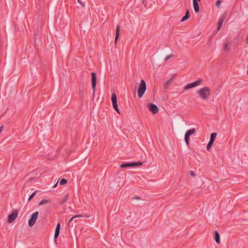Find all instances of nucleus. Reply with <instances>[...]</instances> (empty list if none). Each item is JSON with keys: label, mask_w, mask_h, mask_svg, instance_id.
Segmentation results:
<instances>
[{"label": "nucleus", "mask_w": 248, "mask_h": 248, "mask_svg": "<svg viewBox=\"0 0 248 248\" xmlns=\"http://www.w3.org/2000/svg\"><path fill=\"white\" fill-rule=\"evenodd\" d=\"M196 130L195 128H191L189 130H188L186 133H185V140L186 144L187 146L189 144V137L191 135L195 133Z\"/></svg>", "instance_id": "4"}, {"label": "nucleus", "mask_w": 248, "mask_h": 248, "mask_svg": "<svg viewBox=\"0 0 248 248\" xmlns=\"http://www.w3.org/2000/svg\"><path fill=\"white\" fill-rule=\"evenodd\" d=\"M202 80L199 79V80H197V81H196L195 82H193L192 83H189V84H187V85H186L185 87V90H188V89H190L191 88L197 87V86H199V85H200V84L202 82Z\"/></svg>", "instance_id": "9"}, {"label": "nucleus", "mask_w": 248, "mask_h": 248, "mask_svg": "<svg viewBox=\"0 0 248 248\" xmlns=\"http://www.w3.org/2000/svg\"><path fill=\"white\" fill-rule=\"evenodd\" d=\"M223 48L225 50L227 51H230V46L229 43L225 44L223 46Z\"/></svg>", "instance_id": "18"}, {"label": "nucleus", "mask_w": 248, "mask_h": 248, "mask_svg": "<svg viewBox=\"0 0 248 248\" xmlns=\"http://www.w3.org/2000/svg\"><path fill=\"white\" fill-rule=\"evenodd\" d=\"M49 202H50L49 200H46V199H44V200H41L39 204V205H44V204H45L46 203H48Z\"/></svg>", "instance_id": "17"}, {"label": "nucleus", "mask_w": 248, "mask_h": 248, "mask_svg": "<svg viewBox=\"0 0 248 248\" xmlns=\"http://www.w3.org/2000/svg\"><path fill=\"white\" fill-rule=\"evenodd\" d=\"M214 142H212L211 141H209L207 145L206 149L207 151H209L210 148H211V146H212Z\"/></svg>", "instance_id": "20"}, {"label": "nucleus", "mask_w": 248, "mask_h": 248, "mask_svg": "<svg viewBox=\"0 0 248 248\" xmlns=\"http://www.w3.org/2000/svg\"><path fill=\"white\" fill-rule=\"evenodd\" d=\"M172 57V55H168L166 58H165V61H167L168 60H169L170 58H171Z\"/></svg>", "instance_id": "27"}, {"label": "nucleus", "mask_w": 248, "mask_h": 248, "mask_svg": "<svg viewBox=\"0 0 248 248\" xmlns=\"http://www.w3.org/2000/svg\"><path fill=\"white\" fill-rule=\"evenodd\" d=\"M170 80H168V81L166 82V86L169 85L170 84Z\"/></svg>", "instance_id": "29"}, {"label": "nucleus", "mask_w": 248, "mask_h": 248, "mask_svg": "<svg viewBox=\"0 0 248 248\" xmlns=\"http://www.w3.org/2000/svg\"><path fill=\"white\" fill-rule=\"evenodd\" d=\"M60 233V231L55 230V234H54V239H56Z\"/></svg>", "instance_id": "22"}, {"label": "nucleus", "mask_w": 248, "mask_h": 248, "mask_svg": "<svg viewBox=\"0 0 248 248\" xmlns=\"http://www.w3.org/2000/svg\"><path fill=\"white\" fill-rule=\"evenodd\" d=\"M17 215H18V213L16 211L13 212L8 217V222L10 223L13 222L16 219V218L17 217Z\"/></svg>", "instance_id": "10"}, {"label": "nucleus", "mask_w": 248, "mask_h": 248, "mask_svg": "<svg viewBox=\"0 0 248 248\" xmlns=\"http://www.w3.org/2000/svg\"><path fill=\"white\" fill-rule=\"evenodd\" d=\"M57 184H55V185L53 186V187H55L57 186Z\"/></svg>", "instance_id": "32"}, {"label": "nucleus", "mask_w": 248, "mask_h": 248, "mask_svg": "<svg viewBox=\"0 0 248 248\" xmlns=\"http://www.w3.org/2000/svg\"><path fill=\"white\" fill-rule=\"evenodd\" d=\"M221 0H217V1H216V6L219 8L221 5Z\"/></svg>", "instance_id": "23"}, {"label": "nucleus", "mask_w": 248, "mask_h": 248, "mask_svg": "<svg viewBox=\"0 0 248 248\" xmlns=\"http://www.w3.org/2000/svg\"><path fill=\"white\" fill-rule=\"evenodd\" d=\"M247 42L248 43V36L247 37Z\"/></svg>", "instance_id": "33"}, {"label": "nucleus", "mask_w": 248, "mask_h": 248, "mask_svg": "<svg viewBox=\"0 0 248 248\" xmlns=\"http://www.w3.org/2000/svg\"><path fill=\"white\" fill-rule=\"evenodd\" d=\"M193 4L195 12L198 13L200 11V7L197 0H193Z\"/></svg>", "instance_id": "12"}, {"label": "nucleus", "mask_w": 248, "mask_h": 248, "mask_svg": "<svg viewBox=\"0 0 248 248\" xmlns=\"http://www.w3.org/2000/svg\"><path fill=\"white\" fill-rule=\"evenodd\" d=\"M91 76H92V88L93 90V95H94L95 91V87L96 85V75L95 73L93 72L91 73Z\"/></svg>", "instance_id": "7"}, {"label": "nucleus", "mask_w": 248, "mask_h": 248, "mask_svg": "<svg viewBox=\"0 0 248 248\" xmlns=\"http://www.w3.org/2000/svg\"><path fill=\"white\" fill-rule=\"evenodd\" d=\"M68 198V196L67 195H65L64 198L63 199V202H66Z\"/></svg>", "instance_id": "28"}, {"label": "nucleus", "mask_w": 248, "mask_h": 248, "mask_svg": "<svg viewBox=\"0 0 248 248\" xmlns=\"http://www.w3.org/2000/svg\"><path fill=\"white\" fill-rule=\"evenodd\" d=\"M201 0H197V1H200Z\"/></svg>", "instance_id": "34"}, {"label": "nucleus", "mask_w": 248, "mask_h": 248, "mask_svg": "<svg viewBox=\"0 0 248 248\" xmlns=\"http://www.w3.org/2000/svg\"><path fill=\"white\" fill-rule=\"evenodd\" d=\"M146 90V85L145 81L142 79L138 88V95L139 98H141Z\"/></svg>", "instance_id": "2"}, {"label": "nucleus", "mask_w": 248, "mask_h": 248, "mask_svg": "<svg viewBox=\"0 0 248 248\" xmlns=\"http://www.w3.org/2000/svg\"><path fill=\"white\" fill-rule=\"evenodd\" d=\"M190 16L189 11L187 10L185 14V16L182 18L181 21L184 22Z\"/></svg>", "instance_id": "15"}, {"label": "nucleus", "mask_w": 248, "mask_h": 248, "mask_svg": "<svg viewBox=\"0 0 248 248\" xmlns=\"http://www.w3.org/2000/svg\"><path fill=\"white\" fill-rule=\"evenodd\" d=\"M111 101L112 103V106L113 108L119 113L120 112L118 108V106L117 103V96L115 93H113L111 95Z\"/></svg>", "instance_id": "5"}, {"label": "nucleus", "mask_w": 248, "mask_h": 248, "mask_svg": "<svg viewBox=\"0 0 248 248\" xmlns=\"http://www.w3.org/2000/svg\"><path fill=\"white\" fill-rule=\"evenodd\" d=\"M60 227H61L60 223H57L56 228V230L60 231Z\"/></svg>", "instance_id": "26"}, {"label": "nucleus", "mask_w": 248, "mask_h": 248, "mask_svg": "<svg viewBox=\"0 0 248 248\" xmlns=\"http://www.w3.org/2000/svg\"><path fill=\"white\" fill-rule=\"evenodd\" d=\"M142 165L141 162H132L129 163H124L120 165V167L122 168H126L128 167H134L136 166H140Z\"/></svg>", "instance_id": "6"}, {"label": "nucleus", "mask_w": 248, "mask_h": 248, "mask_svg": "<svg viewBox=\"0 0 248 248\" xmlns=\"http://www.w3.org/2000/svg\"><path fill=\"white\" fill-rule=\"evenodd\" d=\"M225 18H226V14H224L221 17H220L219 18L218 22V25H217V31H219L220 29V28L222 25L223 21L225 19Z\"/></svg>", "instance_id": "11"}, {"label": "nucleus", "mask_w": 248, "mask_h": 248, "mask_svg": "<svg viewBox=\"0 0 248 248\" xmlns=\"http://www.w3.org/2000/svg\"><path fill=\"white\" fill-rule=\"evenodd\" d=\"M36 191H35L33 193H32L31 195L30 196L28 200L30 201L31 199H32L34 197V196L36 195Z\"/></svg>", "instance_id": "24"}, {"label": "nucleus", "mask_w": 248, "mask_h": 248, "mask_svg": "<svg viewBox=\"0 0 248 248\" xmlns=\"http://www.w3.org/2000/svg\"><path fill=\"white\" fill-rule=\"evenodd\" d=\"M197 93L202 100H206L210 94V89L208 87H204L197 91Z\"/></svg>", "instance_id": "1"}, {"label": "nucleus", "mask_w": 248, "mask_h": 248, "mask_svg": "<svg viewBox=\"0 0 248 248\" xmlns=\"http://www.w3.org/2000/svg\"><path fill=\"white\" fill-rule=\"evenodd\" d=\"M135 198H136V199H140V197H136Z\"/></svg>", "instance_id": "31"}, {"label": "nucleus", "mask_w": 248, "mask_h": 248, "mask_svg": "<svg viewBox=\"0 0 248 248\" xmlns=\"http://www.w3.org/2000/svg\"><path fill=\"white\" fill-rule=\"evenodd\" d=\"M78 2L80 3L83 6H84V5H83L82 3H81V2L79 0H78Z\"/></svg>", "instance_id": "30"}, {"label": "nucleus", "mask_w": 248, "mask_h": 248, "mask_svg": "<svg viewBox=\"0 0 248 248\" xmlns=\"http://www.w3.org/2000/svg\"><path fill=\"white\" fill-rule=\"evenodd\" d=\"M82 217V215H75L73 217H72L69 220V221H68V223L69 224L70 222L71 221H72L75 218H76V217Z\"/></svg>", "instance_id": "19"}, {"label": "nucleus", "mask_w": 248, "mask_h": 248, "mask_svg": "<svg viewBox=\"0 0 248 248\" xmlns=\"http://www.w3.org/2000/svg\"><path fill=\"white\" fill-rule=\"evenodd\" d=\"M201 0H197V1H200Z\"/></svg>", "instance_id": "35"}, {"label": "nucleus", "mask_w": 248, "mask_h": 248, "mask_svg": "<svg viewBox=\"0 0 248 248\" xmlns=\"http://www.w3.org/2000/svg\"><path fill=\"white\" fill-rule=\"evenodd\" d=\"M147 107L149 110L154 114L157 113L158 111V108L155 104L152 103L148 104Z\"/></svg>", "instance_id": "8"}, {"label": "nucleus", "mask_w": 248, "mask_h": 248, "mask_svg": "<svg viewBox=\"0 0 248 248\" xmlns=\"http://www.w3.org/2000/svg\"><path fill=\"white\" fill-rule=\"evenodd\" d=\"M67 182L65 179H62L60 181V184L61 185H64Z\"/></svg>", "instance_id": "21"}, {"label": "nucleus", "mask_w": 248, "mask_h": 248, "mask_svg": "<svg viewBox=\"0 0 248 248\" xmlns=\"http://www.w3.org/2000/svg\"><path fill=\"white\" fill-rule=\"evenodd\" d=\"M214 239L217 244H219L220 237H219V234L217 231H216L215 232Z\"/></svg>", "instance_id": "13"}, {"label": "nucleus", "mask_w": 248, "mask_h": 248, "mask_svg": "<svg viewBox=\"0 0 248 248\" xmlns=\"http://www.w3.org/2000/svg\"><path fill=\"white\" fill-rule=\"evenodd\" d=\"M189 173L190 175L191 176H195V172L193 170H190L189 172Z\"/></svg>", "instance_id": "25"}, {"label": "nucleus", "mask_w": 248, "mask_h": 248, "mask_svg": "<svg viewBox=\"0 0 248 248\" xmlns=\"http://www.w3.org/2000/svg\"><path fill=\"white\" fill-rule=\"evenodd\" d=\"M38 212H35L32 214L31 217L29 220L28 222V225L30 227H32L35 224L38 218Z\"/></svg>", "instance_id": "3"}, {"label": "nucleus", "mask_w": 248, "mask_h": 248, "mask_svg": "<svg viewBox=\"0 0 248 248\" xmlns=\"http://www.w3.org/2000/svg\"><path fill=\"white\" fill-rule=\"evenodd\" d=\"M120 26L117 25V26L116 27V36H115V43H116L117 40L120 35Z\"/></svg>", "instance_id": "14"}, {"label": "nucleus", "mask_w": 248, "mask_h": 248, "mask_svg": "<svg viewBox=\"0 0 248 248\" xmlns=\"http://www.w3.org/2000/svg\"><path fill=\"white\" fill-rule=\"evenodd\" d=\"M217 133H212L210 135V138L209 141H211L212 142H214L215 140V139L216 138L217 136Z\"/></svg>", "instance_id": "16"}]
</instances>
